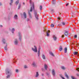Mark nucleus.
Here are the masks:
<instances>
[{"label":"nucleus","instance_id":"obj_1","mask_svg":"<svg viewBox=\"0 0 79 79\" xmlns=\"http://www.w3.org/2000/svg\"><path fill=\"white\" fill-rule=\"evenodd\" d=\"M30 3L31 6V9L30 11H28V14L29 15V17L30 18H32V16L31 15V14L30 13V12H32V10H34V2H32V0H30Z\"/></svg>","mask_w":79,"mask_h":79},{"label":"nucleus","instance_id":"obj_2","mask_svg":"<svg viewBox=\"0 0 79 79\" xmlns=\"http://www.w3.org/2000/svg\"><path fill=\"white\" fill-rule=\"evenodd\" d=\"M6 73L7 76H6V78H10V76L12 74V72L11 70L7 69L6 70Z\"/></svg>","mask_w":79,"mask_h":79},{"label":"nucleus","instance_id":"obj_3","mask_svg":"<svg viewBox=\"0 0 79 79\" xmlns=\"http://www.w3.org/2000/svg\"><path fill=\"white\" fill-rule=\"evenodd\" d=\"M34 12L35 18L36 20L38 21V20H39V15L37 14V10H34Z\"/></svg>","mask_w":79,"mask_h":79},{"label":"nucleus","instance_id":"obj_4","mask_svg":"<svg viewBox=\"0 0 79 79\" xmlns=\"http://www.w3.org/2000/svg\"><path fill=\"white\" fill-rule=\"evenodd\" d=\"M34 47L35 48H31L32 50L34 52H37V49L36 46H34Z\"/></svg>","mask_w":79,"mask_h":79},{"label":"nucleus","instance_id":"obj_5","mask_svg":"<svg viewBox=\"0 0 79 79\" xmlns=\"http://www.w3.org/2000/svg\"><path fill=\"white\" fill-rule=\"evenodd\" d=\"M52 74L53 76V77H55V76H56V73H55V70L54 69H53L52 70Z\"/></svg>","mask_w":79,"mask_h":79},{"label":"nucleus","instance_id":"obj_6","mask_svg":"<svg viewBox=\"0 0 79 79\" xmlns=\"http://www.w3.org/2000/svg\"><path fill=\"white\" fill-rule=\"evenodd\" d=\"M18 35L19 37V40L20 41H21V39H22V35H21V33L20 32H19Z\"/></svg>","mask_w":79,"mask_h":79},{"label":"nucleus","instance_id":"obj_7","mask_svg":"<svg viewBox=\"0 0 79 79\" xmlns=\"http://www.w3.org/2000/svg\"><path fill=\"white\" fill-rule=\"evenodd\" d=\"M37 64V62L35 61H34L32 63V65L33 66V67H37V65L36 64Z\"/></svg>","mask_w":79,"mask_h":79},{"label":"nucleus","instance_id":"obj_8","mask_svg":"<svg viewBox=\"0 0 79 79\" xmlns=\"http://www.w3.org/2000/svg\"><path fill=\"white\" fill-rule=\"evenodd\" d=\"M50 30H48V31L46 32V35L47 37H49L50 35Z\"/></svg>","mask_w":79,"mask_h":79},{"label":"nucleus","instance_id":"obj_9","mask_svg":"<svg viewBox=\"0 0 79 79\" xmlns=\"http://www.w3.org/2000/svg\"><path fill=\"white\" fill-rule=\"evenodd\" d=\"M42 57L43 60H46V57H45V55L44 54H43L42 55Z\"/></svg>","mask_w":79,"mask_h":79},{"label":"nucleus","instance_id":"obj_10","mask_svg":"<svg viewBox=\"0 0 79 79\" xmlns=\"http://www.w3.org/2000/svg\"><path fill=\"white\" fill-rule=\"evenodd\" d=\"M10 2L9 3V5L10 6H12V5L13 4V3L14 2V0H10Z\"/></svg>","mask_w":79,"mask_h":79},{"label":"nucleus","instance_id":"obj_11","mask_svg":"<svg viewBox=\"0 0 79 79\" xmlns=\"http://www.w3.org/2000/svg\"><path fill=\"white\" fill-rule=\"evenodd\" d=\"M18 43V39H15V45H17Z\"/></svg>","mask_w":79,"mask_h":79},{"label":"nucleus","instance_id":"obj_12","mask_svg":"<svg viewBox=\"0 0 79 79\" xmlns=\"http://www.w3.org/2000/svg\"><path fill=\"white\" fill-rule=\"evenodd\" d=\"M14 18L15 19H16V20H17L18 19V15H15L14 16Z\"/></svg>","mask_w":79,"mask_h":79},{"label":"nucleus","instance_id":"obj_13","mask_svg":"<svg viewBox=\"0 0 79 79\" xmlns=\"http://www.w3.org/2000/svg\"><path fill=\"white\" fill-rule=\"evenodd\" d=\"M53 40H54L55 41H56V39H57V38L55 35H53Z\"/></svg>","mask_w":79,"mask_h":79},{"label":"nucleus","instance_id":"obj_14","mask_svg":"<svg viewBox=\"0 0 79 79\" xmlns=\"http://www.w3.org/2000/svg\"><path fill=\"white\" fill-rule=\"evenodd\" d=\"M39 76V72H36V75L35 77H38Z\"/></svg>","mask_w":79,"mask_h":79},{"label":"nucleus","instance_id":"obj_15","mask_svg":"<svg viewBox=\"0 0 79 79\" xmlns=\"http://www.w3.org/2000/svg\"><path fill=\"white\" fill-rule=\"evenodd\" d=\"M44 69L45 70H47V68H48V66L46 64H44Z\"/></svg>","mask_w":79,"mask_h":79},{"label":"nucleus","instance_id":"obj_16","mask_svg":"<svg viewBox=\"0 0 79 79\" xmlns=\"http://www.w3.org/2000/svg\"><path fill=\"white\" fill-rule=\"evenodd\" d=\"M23 16L24 18H26V12H23Z\"/></svg>","mask_w":79,"mask_h":79},{"label":"nucleus","instance_id":"obj_17","mask_svg":"<svg viewBox=\"0 0 79 79\" xmlns=\"http://www.w3.org/2000/svg\"><path fill=\"white\" fill-rule=\"evenodd\" d=\"M2 42H3V44H5V42L6 41L5 40V39L2 38Z\"/></svg>","mask_w":79,"mask_h":79},{"label":"nucleus","instance_id":"obj_18","mask_svg":"<svg viewBox=\"0 0 79 79\" xmlns=\"http://www.w3.org/2000/svg\"><path fill=\"white\" fill-rule=\"evenodd\" d=\"M15 28H13L12 29V33L13 34H14V32H15Z\"/></svg>","mask_w":79,"mask_h":79},{"label":"nucleus","instance_id":"obj_19","mask_svg":"<svg viewBox=\"0 0 79 79\" xmlns=\"http://www.w3.org/2000/svg\"><path fill=\"white\" fill-rule=\"evenodd\" d=\"M19 0H17L16 1L15 4L17 6V5H18V3H19Z\"/></svg>","mask_w":79,"mask_h":79},{"label":"nucleus","instance_id":"obj_20","mask_svg":"<svg viewBox=\"0 0 79 79\" xmlns=\"http://www.w3.org/2000/svg\"><path fill=\"white\" fill-rule=\"evenodd\" d=\"M65 76L66 77H67V79H69V77L68 76V75L66 73H65Z\"/></svg>","mask_w":79,"mask_h":79},{"label":"nucleus","instance_id":"obj_21","mask_svg":"<svg viewBox=\"0 0 79 79\" xmlns=\"http://www.w3.org/2000/svg\"><path fill=\"white\" fill-rule=\"evenodd\" d=\"M49 54H50V55H52V56H55L54 54H53V53H52V52H50Z\"/></svg>","mask_w":79,"mask_h":79},{"label":"nucleus","instance_id":"obj_22","mask_svg":"<svg viewBox=\"0 0 79 79\" xmlns=\"http://www.w3.org/2000/svg\"><path fill=\"white\" fill-rule=\"evenodd\" d=\"M8 46V44H6V46L4 47V49L6 51L7 50V46Z\"/></svg>","mask_w":79,"mask_h":79},{"label":"nucleus","instance_id":"obj_23","mask_svg":"<svg viewBox=\"0 0 79 79\" xmlns=\"http://www.w3.org/2000/svg\"><path fill=\"white\" fill-rule=\"evenodd\" d=\"M59 50L60 51H62V50H63V48L62 47V46H60Z\"/></svg>","mask_w":79,"mask_h":79},{"label":"nucleus","instance_id":"obj_24","mask_svg":"<svg viewBox=\"0 0 79 79\" xmlns=\"http://www.w3.org/2000/svg\"><path fill=\"white\" fill-rule=\"evenodd\" d=\"M46 74H47V76H48V77H50V73H48L47 72L46 73Z\"/></svg>","mask_w":79,"mask_h":79},{"label":"nucleus","instance_id":"obj_25","mask_svg":"<svg viewBox=\"0 0 79 79\" xmlns=\"http://www.w3.org/2000/svg\"><path fill=\"white\" fill-rule=\"evenodd\" d=\"M64 52L65 53H67V48H64Z\"/></svg>","mask_w":79,"mask_h":79},{"label":"nucleus","instance_id":"obj_26","mask_svg":"<svg viewBox=\"0 0 79 79\" xmlns=\"http://www.w3.org/2000/svg\"><path fill=\"white\" fill-rule=\"evenodd\" d=\"M68 31H66L64 33V35H68Z\"/></svg>","mask_w":79,"mask_h":79},{"label":"nucleus","instance_id":"obj_27","mask_svg":"<svg viewBox=\"0 0 79 79\" xmlns=\"http://www.w3.org/2000/svg\"><path fill=\"white\" fill-rule=\"evenodd\" d=\"M77 52H75L73 53V54L74 55H77Z\"/></svg>","mask_w":79,"mask_h":79},{"label":"nucleus","instance_id":"obj_28","mask_svg":"<svg viewBox=\"0 0 79 79\" xmlns=\"http://www.w3.org/2000/svg\"><path fill=\"white\" fill-rule=\"evenodd\" d=\"M21 4H19V7H18V10L20 9V8H21Z\"/></svg>","mask_w":79,"mask_h":79},{"label":"nucleus","instance_id":"obj_29","mask_svg":"<svg viewBox=\"0 0 79 79\" xmlns=\"http://www.w3.org/2000/svg\"><path fill=\"white\" fill-rule=\"evenodd\" d=\"M40 52H38V57H40Z\"/></svg>","mask_w":79,"mask_h":79},{"label":"nucleus","instance_id":"obj_30","mask_svg":"<svg viewBox=\"0 0 79 79\" xmlns=\"http://www.w3.org/2000/svg\"><path fill=\"white\" fill-rule=\"evenodd\" d=\"M61 69H66V68L65 67H64V66H62L61 67Z\"/></svg>","mask_w":79,"mask_h":79},{"label":"nucleus","instance_id":"obj_31","mask_svg":"<svg viewBox=\"0 0 79 79\" xmlns=\"http://www.w3.org/2000/svg\"><path fill=\"white\" fill-rule=\"evenodd\" d=\"M40 48H39L38 49V53H40Z\"/></svg>","mask_w":79,"mask_h":79},{"label":"nucleus","instance_id":"obj_32","mask_svg":"<svg viewBox=\"0 0 79 79\" xmlns=\"http://www.w3.org/2000/svg\"><path fill=\"white\" fill-rule=\"evenodd\" d=\"M40 9L41 11L42 10V6H40Z\"/></svg>","mask_w":79,"mask_h":79},{"label":"nucleus","instance_id":"obj_33","mask_svg":"<svg viewBox=\"0 0 79 79\" xmlns=\"http://www.w3.org/2000/svg\"><path fill=\"white\" fill-rule=\"evenodd\" d=\"M71 78L72 79H77L76 78H75V77H73V76H71Z\"/></svg>","mask_w":79,"mask_h":79},{"label":"nucleus","instance_id":"obj_34","mask_svg":"<svg viewBox=\"0 0 79 79\" xmlns=\"http://www.w3.org/2000/svg\"><path fill=\"white\" fill-rule=\"evenodd\" d=\"M62 25H63V26H64V25L66 24V23H65L64 22H62Z\"/></svg>","mask_w":79,"mask_h":79},{"label":"nucleus","instance_id":"obj_35","mask_svg":"<svg viewBox=\"0 0 79 79\" xmlns=\"http://www.w3.org/2000/svg\"><path fill=\"white\" fill-rule=\"evenodd\" d=\"M51 26L52 27H53L54 26V24H52L51 25Z\"/></svg>","mask_w":79,"mask_h":79},{"label":"nucleus","instance_id":"obj_36","mask_svg":"<svg viewBox=\"0 0 79 79\" xmlns=\"http://www.w3.org/2000/svg\"><path fill=\"white\" fill-rule=\"evenodd\" d=\"M51 12H52V13H53V12L54 11V10H53V9H51Z\"/></svg>","mask_w":79,"mask_h":79},{"label":"nucleus","instance_id":"obj_37","mask_svg":"<svg viewBox=\"0 0 79 79\" xmlns=\"http://www.w3.org/2000/svg\"><path fill=\"white\" fill-rule=\"evenodd\" d=\"M77 35H75L74 36V38H77Z\"/></svg>","mask_w":79,"mask_h":79},{"label":"nucleus","instance_id":"obj_38","mask_svg":"<svg viewBox=\"0 0 79 79\" xmlns=\"http://www.w3.org/2000/svg\"><path fill=\"white\" fill-rule=\"evenodd\" d=\"M15 72H16V73H18V72H19L18 70V69H16V70H15Z\"/></svg>","mask_w":79,"mask_h":79},{"label":"nucleus","instance_id":"obj_39","mask_svg":"<svg viewBox=\"0 0 79 79\" xmlns=\"http://www.w3.org/2000/svg\"><path fill=\"white\" fill-rule=\"evenodd\" d=\"M42 71H45V69H44L42 68Z\"/></svg>","mask_w":79,"mask_h":79},{"label":"nucleus","instance_id":"obj_40","mask_svg":"<svg viewBox=\"0 0 79 79\" xmlns=\"http://www.w3.org/2000/svg\"><path fill=\"white\" fill-rule=\"evenodd\" d=\"M61 78H62V79H65V78H64L63 77V76H61Z\"/></svg>","mask_w":79,"mask_h":79},{"label":"nucleus","instance_id":"obj_41","mask_svg":"<svg viewBox=\"0 0 79 79\" xmlns=\"http://www.w3.org/2000/svg\"><path fill=\"white\" fill-rule=\"evenodd\" d=\"M57 19H58V20H60V19H61V18L60 17H58Z\"/></svg>","mask_w":79,"mask_h":79},{"label":"nucleus","instance_id":"obj_42","mask_svg":"<svg viewBox=\"0 0 79 79\" xmlns=\"http://www.w3.org/2000/svg\"><path fill=\"white\" fill-rule=\"evenodd\" d=\"M52 3L53 4H55V1H52Z\"/></svg>","mask_w":79,"mask_h":79},{"label":"nucleus","instance_id":"obj_43","mask_svg":"<svg viewBox=\"0 0 79 79\" xmlns=\"http://www.w3.org/2000/svg\"><path fill=\"white\" fill-rule=\"evenodd\" d=\"M24 68H27V66L25 65V66H24Z\"/></svg>","mask_w":79,"mask_h":79},{"label":"nucleus","instance_id":"obj_44","mask_svg":"<svg viewBox=\"0 0 79 79\" xmlns=\"http://www.w3.org/2000/svg\"><path fill=\"white\" fill-rule=\"evenodd\" d=\"M77 70L79 72V68H77Z\"/></svg>","mask_w":79,"mask_h":79},{"label":"nucleus","instance_id":"obj_45","mask_svg":"<svg viewBox=\"0 0 79 79\" xmlns=\"http://www.w3.org/2000/svg\"><path fill=\"white\" fill-rule=\"evenodd\" d=\"M2 2H0V6H2Z\"/></svg>","mask_w":79,"mask_h":79},{"label":"nucleus","instance_id":"obj_46","mask_svg":"<svg viewBox=\"0 0 79 79\" xmlns=\"http://www.w3.org/2000/svg\"><path fill=\"white\" fill-rule=\"evenodd\" d=\"M27 21H29V19H27Z\"/></svg>","mask_w":79,"mask_h":79},{"label":"nucleus","instance_id":"obj_47","mask_svg":"<svg viewBox=\"0 0 79 79\" xmlns=\"http://www.w3.org/2000/svg\"><path fill=\"white\" fill-rule=\"evenodd\" d=\"M41 75L42 76H44V73H42Z\"/></svg>","mask_w":79,"mask_h":79},{"label":"nucleus","instance_id":"obj_48","mask_svg":"<svg viewBox=\"0 0 79 79\" xmlns=\"http://www.w3.org/2000/svg\"><path fill=\"white\" fill-rule=\"evenodd\" d=\"M69 5V3H67L66 4V6H68V5Z\"/></svg>","mask_w":79,"mask_h":79},{"label":"nucleus","instance_id":"obj_49","mask_svg":"<svg viewBox=\"0 0 79 79\" xmlns=\"http://www.w3.org/2000/svg\"><path fill=\"white\" fill-rule=\"evenodd\" d=\"M0 27H3V26L2 25H0Z\"/></svg>","mask_w":79,"mask_h":79},{"label":"nucleus","instance_id":"obj_50","mask_svg":"<svg viewBox=\"0 0 79 79\" xmlns=\"http://www.w3.org/2000/svg\"><path fill=\"white\" fill-rule=\"evenodd\" d=\"M63 37H64V35H62V38H63Z\"/></svg>","mask_w":79,"mask_h":79},{"label":"nucleus","instance_id":"obj_51","mask_svg":"<svg viewBox=\"0 0 79 79\" xmlns=\"http://www.w3.org/2000/svg\"><path fill=\"white\" fill-rule=\"evenodd\" d=\"M77 76H79V74H77Z\"/></svg>","mask_w":79,"mask_h":79},{"label":"nucleus","instance_id":"obj_52","mask_svg":"<svg viewBox=\"0 0 79 79\" xmlns=\"http://www.w3.org/2000/svg\"><path fill=\"white\" fill-rule=\"evenodd\" d=\"M23 5H25V3L24 2H23Z\"/></svg>","mask_w":79,"mask_h":79},{"label":"nucleus","instance_id":"obj_53","mask_svg":"<svg viewBox=\"0 0 79 79\" xmlns=\"http://www.w3.org/2000/svg\"><path fill=\"white\" fill-rule=\"evenodd\" d=\"M56 0H52V1H55Z\"/></svg>","mask_w":79,"mask_h":79},{"label":"nucleus","instance_id":"obj_54","mask_svg":"<svg viewBox=\"0 0 79 79\" xmlns=\"http://www.w3.org/2000/svg\"><path fill=\"white\" fill-rule=\"evenodd\" d=\"M14 62V63H15L16 62V61L15 60V61Z\"/></svg>","mask_w":79,"mask_h":79},{"label":"nucleus","instance_id":"obj_55","mask_svg":"<svg viewBox=\"0 0 79 79\" xmlns=\"http://www.w3.org/2000/svg\"><path fill=\"white\" fill-rule=\"evenodd\" d=\"M64 0V1H65V0Z\"/></svg>","mask_w":79,"mask_h":79}]
</instances>
